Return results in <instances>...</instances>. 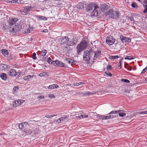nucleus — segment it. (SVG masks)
Masks as SVG:
<instances>
[{"instance_id": "nucleus-35", "label": "nucleus", "mask_w": 147, "mask_h": 147, "mask_svg": "<svg viewBox=\"0 0 147 147\" xmlns=\"http://www.w3.org/2000/svg\"><path fill=\"white\" fill-rule=\"evenodd\" d=\"M121 111H119V115L120 117H123L126 115V113L123 112H121Z\"/></svg>"}, {"instance_id": "nucleus-52", "label": "nucleus", "mask_w": 147, "mask_h": 147, "mask_svg": "<svg viewBox=\"0 0 147 147\" xmlns=\"http://www.w3.org/2000/svg\"><path fill=\"white\" fill-rule=\"evenodd\" d=\"M7 2H9V3H16V0H12V1H7Z\"/></svg>"}, {"instance_id": "nucleus-43", "label": "nucleus", "mask_w": 147, "mask_h": 147, "mask_svg": "<svg viewBox=\"0 0 147 147\" xmlns=\"http://www.w3.org/2000/svg\"><path fill=\"white\" fill-rule=\"evenodd\" d=\"M81 84V82H79V83L76 82L75 83H74L73 84V85L74 86H78Z\"/></svg>"}, {"instance_id": "nucleus-6", "label": "nucleus", "mask_w": 147, "mask_h": 147, "mask_svg": "<svg viewBox=\"0 0 147 147\" xmlns=\"http://www.w3.org/2000/svg\"><path fill=\"white\" fill-rule=\"evenodd\" d=\"M22 28V26L20 23H18L16 24L15 26L13 27H10L9 28V30L10 32L15 33L19 31Z\"/></svg>"}, {"instance_id": "nucleus-19", "label": "nucleus", "mask_w": 147, "mask_h": 147, "mask_svg": "<svg viewBox=\"0 0 147 147\" xmlns=\"http://www.w3.org/2000/svg\"><path fill=\"white\" fill-rule=\"evenodd\" d=\"M0 77L3 80H6L7 79V76L6 74L2 73L0 75Z\"/></svg>"}, {"instance_id": "nucleus-30", "label": "nucleus", "mask_w": 147, "mask_h": 147, "mask_svg": "<svg viewBox=\"0 0 147 147\" xmlns=\"http://www.w3.org/2000/svg\"><path fill=\"white\" fill-rule=\"evenodd\" d=\"M122 110H119V111H111V112H110L109 113V114H114L115 113H117L118 112H119V111H122Z\"/></svg>"}, {"instance_id": "nucleus-7", "label": "nucleus", "mask_w": 147, "mask_h": 147, "mask_svg": "<svg viewBox=\"0 0 147 147\" xmlns=\"http://www.w3.org/2000/svg\"><path fill=\"white\" fill-rule=\"evenodd\" d=\"M8 74L9 76H20V73L19 72L16 71L15 69H12L8 72Z\"/></svg>"}, {"instance_id": "nucleus-63", "label": "nucleus", "mask_w": 147, "mask_h": 147, "mask_svg": "<svg viewBox=\"0 0 147 147\" xmlns=\"http://www.w3.org/2000/svg\"><path fill=\"white\" fill-rule=\"evenodd\" d=\"M146 112V114H147V111H145Z\"/></svg>"}, {"instance_id": "nucleus-13", "label": "nucleus", "mask_w": 147, "mask_h": 147, "mask_svg": "<svg viewBox=\"0 0 147 147\" xmlns=\"http://www.w3.org/2000/svg\"><path fill=\"white\" fill-rule=\"evenodd\" d=\"M23 100H15L13 102V105L14 107H17L21 105V103L23 102Z\"/></svg>"}, {"instance_id": "nucleus-14", "label": "nucleus", "mask_w": 147, "mask_h": 147, "mask_svg": "<svg viewBox=\"0 0 147 147\" xmlns=\"http://www.w3.org/2000/svg\"><path fill=\"white\" fill-rule=\"evenodd\" d=\"M54 62L55 64H56L58 66L61 67H65L66 66L65 64V63H64L61 62L58 60H56L55 61H54Z\"/></svg>"}, {"instance_id": "nucleus-41", "label": "nucleus", "mask_w": 147, "mask_h": 147, "mask_svg": "<svg viewBox=\"0 0 147 147\" xmlns=\"http://www.w3.org/2000/svg\"><path fill=\"white\" fill-rule=\"evenodd\" d=\"M16 3H23L24 1L22 0H17L16 1Z\"/></svg>"}, {"instance_id": "nucleus-9", "label": "nucleus", "mask_w": 147, "mask_h": 147, "mask_svg": "<svg viewBox=\"0 0 147 147\" xmlns=\"http://www.w3.org/2000/svg\"><path fill=\"white\" fill-rule=\"evenodd\" d=\"M94 56L93 57V60H96L97 58H99L101 55V52L100 50H97L94 52Z\"/></svg>"}, {"instance_id": "nucleus-44", "label": "nucleus", "mask_w": 147, "mask_h": 147, "mask_svg": "<svg viewBox=\"0 0 147 147\" xmlns=\"http://www.w3.org/2000/svg\"><path fill=\"white\" fill-rule=\"evenodd\" d=\"M18 87L17 86H14L13 88V91L14 92L16 91L17 90H18Z\"/></svg>"}, {"instance_id": "nucleus-32", "label": "nucleus", "mask_w": 147, "mask_h": 147, "mask_svg": "<svg viewBox=\"0 0 147 147\" xmlns=\"http://www.w3.org/2000/svg\"><path fill=\"white\" fill-rule=\"evenodd\" d=\"M100 118H101L102 120H105L108 119L107 116H105L103 115H101L100 116Z\"/></svg>"}, {"instance_id": "nucleus-29", "label": "nucleus", "mask_w": 147, "mask_h": 147, "mask_svg": "<svg viewBox=\"0 0 147 147\" xmlns=\"http://www.w3.org/2000/svg\"><path fill=\"white\" fill-rule=\"evenodd\" d=\"M56 115H45V117L49 118H51L53 117L56 116Z\"/></svg>"}, {"instance_id": "nucleus-2", "label": "nucleus", "mask_w": 147, "mask_h": 147, "mask_svg": "<svg viewBox=\"0 0 147 147\" xmlns=\"http://www.w3.org/2000/svg\"><path fill=\"white\" fill-rule=\"evenodd\" d=\"M69 38V40L67 43L63 47V50L65 52L68 53L72 50L71 46H73L75 45L77 41L76 40L72 39L70 40Z\"/></svg>"}, {"instance_id": "nucleus-31", "label": "nucleus", "mask_w": 147, "mask_h": 147, "mask_svg": "<svg viewBox=\"0 0 147 147\" xmlns=\"http://www.w3.org/2000/svg\"><path fill=\"white\" fill-rule=\"evenodd\" d=\"M93 93H90L89 92H86V93L83 94V95L84 96H86L87 95H88V96H90V95L91 94H93Z\"/></svg>"}, {"instance_id": "nucleus-54", "label": "nucleus", "mask_w": 147, "mask_h": 147, "mask_svg": "<svg viewBox=\"0 0 147 147\" xmlns=\"http://www.w3.org/2000/svg\"><path fill=\"white\" fill-rule=\"evenodd\" d=\"M44 96H38V98H40V99L41 98H44Z\"/></svg>"}, {"instance_id": "nucleus-8", "label": "nucleus", "mask_w": 147, "mask_h": 147, "mask_svg": "<svg viewBox=\"0 0 147 147\" xmlns=\"http://www.w3.org/2000/svg\"><path fill=\"white\" fill-rule=\"evenodd\" d=\"M112 36L107 37L106 38L107 43L110 45H113L114 43L115 39L113 38Z\"/></svg>"}, {"instance_id": "nucleus-53", "label": "nucleus", "mask_w": 147, "mask_h": 147, "mask_svg": "<svg viewBox=\"0 0 147 147\" xmlns=\"http://www.w3.org/2000/svg\"><path fill=\"white\" fill-rule=\"evenodd\" d=\"M128 19L131 21H134V18L133 17H128Z\"/></svg>"}, {"instance_id": "nucleus-4", "label": "nucleus", "mask_w": 147, "mask_h": 147, "mask_svg": "<svg viewBox=\"0 0 147 147\" xmlns=\"http://www.w3.org/2000/svg\"><path fill=\"white\" fill-rule=\"evenodd\" d=\"M88 45L86 41L85 40L81 42L77 46V53L78 55H80L81 52L86 49Z\"/></svg>"}, {"instance_id": "nucleus-50", "label": "nucleus", "mask_w": 147, "mask_h": 147, "mask_svg": "<svg viewBox=\"0 0 147 147\" xmlns=\"http://www.w3.org/2000/svg\"><path fill=\"white\" fill-rule=\"evenodd\" d=\"M139 114H146L145 111H143L138 113Z\"/></svg>"}, {"instance_id": "nucleus-60", "label": "nucleus", "mask_w": 147, "mask_h": 147, "mask_svg": "<svg viewBox=\"0 0 147 147\" xmlns=\"http://www.w3.org/2000/svg\"><path fill=\"white\" fill-rule=\"evenodd\" d=\"M24 79L25 80H26L27 79H28V78H27V76L24 77Z\"/></svg>"}, {"instance_id": "nucleus-28", "label": "nucleus", "mask_w": 147, "mask_h": 147, "mask_svg": "<svg viewBox=\"0 0 147 147\" xmlns=\"http://www.w3.org/2000/svg\"><path fill=\"white\" fill-rule=\"evenodd\" d=\"M110 58L111 59H117L118 58V56H111L110 57Z\"/></svg>"}, {"instance_id": "nucleus-48", "label": "nucleus", "mask_w": 147, "mask_h": 147, "mask_svg": "<svg viewBox=\"0 0 147 147\" xmlns=\"http://www.w3.org/2000/svg\"><path fill=\"white\" fill-rule=\"evenodd\" d=\"M124 67H126V68L129 71H131V67L129 66H128V67H126L125 65Z\"/></svg>"}, {"instance_id": "nucleus-11", "label": "nucleus", "mask_w": 147, "mask_h": 147, "mask_svg": "<svg viewBox=\"0 0 147 147\" xmlns=\"http://www.w3.org/2000/svg\"><path fill=\"white\" fill-rule=\"evenodd\" d=\"M18 20V19L17 18L10 19L8 21L9 24L10 26H12L15 23H16Z\"/></svg>"}, {"instance_id": "nucleus-22", "label": "nucleus", "mask_w": 147, "mask_h": 147, "mask_svg": "<svg viewBox=\"0 0 147 147\" xmlns=\"http://www.w3.org/2000/svg\"><path fill=\"white\" fill-rule=\"evenodd\" d=\"M108 6L106 5H104L101 6V8L102 11H105L108 8Z\"/></svg>"}, {"instance_id": "nucleus-62", "label": "nucleus", "mask_w": 147, "mask_h": 147, "mask_svg": "<svg viewBox=\"0 0 147 147\" xmlns=\"http://www.w3.org/2000/svg\"><path fill=\"white\" fill-rule=\"evenodd\" d=\"M81 84H84V83H83V82H81Z\"/></svg>"}, {"instance_id": "nucleus-38", "label": "nucleus", "mask_w": 147, "mask_h": 147, "mask_svg": "<svg viewBox=\"0 0 147 147\" xmlns=\"http://www.w3.org/2000/svg\"><path fill=\"white\" fill-rule=\"evenodd\" d=\"M36 53H34L32 54V58L33 59H36Z\"/></svg>"}, {"instance_id": "nucleus-12", "label": "nucleus", "mask_w": 147, "mask_h": 147, "mask_svg": "<svg viewBox=\"0 0 147 147\" xmlns=\"http://www.w3.org/2000/svg\"><path fill=\"white\" fill-rule=\"evenodd\" d=\"M60 42L61 44H65L69 40V38L68 36H65L64 37L61 38L60 39Z\"/></svg>"}, {"instance_id": "nucleus-16", "label": "nucleus", "mask_w": 147, "mask_h": 147, "mask_svg": "<svg viewBox=\"0 0 147 147\" xmlns=\"http://www.w3.org/2000/svg\"><path fill=\"white\" fill-rule=\"evenodd\" d=\"M64 60L65 62L69 64L72 63H73L74 62H75V61L72 59L68 58H65Z\"/></svg>"}, {"instance_id": "nucleus-17", "label": "nucleus", "mask_w": 147, "mask_h": 147, "mask_svg": "<svg viewBox=\"0 0 147 147\" xmlns=\"http://www.w3.org/2000/svg\"><path fill=\"white\" fill-rule=\"evenodd\" d=\"M66 118V116L64 115L63 116V117H60L57 120V122L58 123H60L61 122H62L64 121L65 120Z\"/></svg>"}, {"instance_id": "nucleus-27", "label": "nucleus", "mask_w": 147, "mask_h": 147, "mask_svg": "<svg viewBox=\"0 0 147 147\" xmlns=\"http://www.w3.org/2000/svg\"><path fill=\"white\" fill-rule=\"evenodd\" d=\"M47 73L45 72L41 73L39 74V76L40 77H45L47 75Z\"/></svg>"}, {"instance_id": "nucleus-39", "label": "nucleus", "mask_w": 147, "mask_h": 147, "mask_svg": "<svg viewBox=\"0 0 147 147\" xmlns=\"http://www.w3.org/2000/svg\"><path fill=\"white\" fill-rule=\"evenodd\" d=\"M19 127L20 129H22L24 127V123H21L18 126Z\"/></svg>"}, {"instance_id": "nucleus-15", "label": "nucleus", "mask_w": 147, "mask_h": 147, "mask_svg": "<svg viewBox=\"0 0 147 147\" xmlns=\"http://www.w3.org/2000/svg\"><path fill=\"white\" fill-rule=\"evenodd\" d=\"M8 66L4 64H0V70H3L6 69H7Z\"/></svg>"}, {"instance_id": "nucleus-42", "label": "nucleus", "mask_w": 147, "mask_h": 147, "mask_svg": "<svg viewBox=\"0 0 147 147\" xmlns=\"http://www.w3.org/2000/svg\"><path fill=\"white\" fill-rule=\"evenodd\" d=\"M112 69V67L111 65H108L107 67V70H111Z\"/></svg>"}, {"instance_id": "nucleus-61", "label": "nucleus", "mask_w": 147, "mask_h": 147, "mask_svg": "<svg viewBox=\"0 0 147 147\" xmlns=\"http://www.w3.org/2000/svg\"><path fill=\"white\" fill-rule=\"evenodd\" d=\"M5 26H3L2 27V29H3V30H4V29H5Z\"/></svg>"}, {"instance_id": "nucleus-56", "label": "nucleus", "mask_w": 147, "mask_h": 147, "mask_svg": "<svg viewBox=\"0 0 147 147\" xmlns=\"http://www.w3.org/2000/svg\"><path fill=\"white\" fill-rule=\"evenodd\" d=\"M82 115H80L79 116H76V117L77 118H80V119H81L82 118H83V117H82Z\"/></svg>"}, {"instance_id": "nucleus-40", "label": "nucleus", "mask_w": 147, "mask_h": 147, "mask_svg": "<svg viewBox=\"0 0 147 147\" xmlns=\"http://www.w3.org/2000/svg\"><path fill=\"white\" fill-rule=\"evenodd\" d=\"M48 97L52 98H55V96L53 94H48Z\"/></svg>"}, {"instance_id": "nucleus-21", "label": "nucleus", "mask_w": 147, "mask_h": 147, "mask_svg": "<svg viewBox=\"0 0 147 147\" xmlns=\"http://www.w3.org/2000/svg\"><path fill=\"white\" fill-rule=\"evenodd\" d=\"M20 11L21 12V14L23 15H27L28 14V11L26 9L25 7L24 8L23 11Z\"/></svg>"}, {"instance_id": "nucleus-55", "label": "nucleus", "mask_w": 147, "mask_h": 147, "mask_svg": "<svg viewBox=\"0 0 147 147\" xmlns=\"http://www.w3.org/2000/svg\"><path fill=\"white\" fill-rule=\"evenodd\" d=\"M82 117H83V118H87L88 117V115H82Z\"/></svg>"}, {"instance_id": "nucleus-46", "label": "nucleus", "mask_w": 147, "mask_h": 147, "mask_svg": "<svg viewBox=\"0 0 147 147\" xmlns=\"http://www.w3.org/2000/svg\"><path fill=\"white\" fill-rule=\"evenodd\" d=\"M145 9L143 11V13H147V5H146L145 6Z\"/></svg>"}, {"instance_id": "nucleus-34", "label": "nucleus", "mask_w": 147, "mask_h": 147, "mask_svg": "<svg viewBox=\"0 0 147 147\" xmlns=\"http://www.w3.org/2000/svg\"><path fill=\"white\" fill-rule=\"evenodd\" d=\"M121 81L126 83H129L130 82V81L129 80L126 79H122L121 80Z\"/></svg>"}, {"instance_id": "nucleus-57", "label": "nucleus", "mask_w": 147, "mask_h": 147, "mask_svg": "<svg viewBox=\"0 0 147 147\" xmlns=\"http://www.w3.org/2000/svg\"><path fill=\"white\" fill-rule=\"evenodd\" d=\"M54 88H57L59 87L58 86L57 84H55V86H54Z\"/></svg>"}, {"instance_id": "nucleus-58", "label": "nucleus", "mask_w": 147, "mask_h": 147, "mask_svg": "<svg viewBox=\"0 0 147 147\" xmlns=\"http://www.w3.org/2000/svg\"><path fill=\"white\" fill-rule=\"evenodd\" d=\"M31 76H30V75H28L27 76V78H28V79H29L30 78H31Z\"/></svg>"}, {"instance_id": "nucleus-26", "label": "nucleus", "mask_w": 147, "mask_h": 147, "mask_svg": "<svg viewBox=\"0 0 147 147\" xmlns=\"http://www.w3.org/2000/svg\"><path fill=\"white\" fill-rule=\"evenodd\" d=\"M122 59H120L119 60V63H118L117 64L118 67H120V68H119L120 69H121V65L122 64Z\"/></svg>"}, {"instance_id": "nucleus-25", "label": "nucleus", "mask_w": 147, "mask_h": 147, "mask_svg": "<svg viewBox=\"0 0 147 147\" xmlns=\"http://www.w3.org/2000/svg\"><path fill=\"white\" fill-rule=\"evenodd\" d=\"M47 53V50L46 49H44L41 52V55L42 56H45V55Z\"/></svg>"}, {"instance_id": "nucleus-51", "label": "nucleus", "mask_w": 147, "mask_h": 147, "mask_svg": "<svg viewBox=\"0 0 147 147\" xmlns=\"http://www.w3.org/2000/svg\"><path fill=\"white\" fill-rule=\"evenodd\" d=\"M26 8V9L28 11H30V9L31 8V7H25Z\"/></svg>"}, {"instance_id": "nucleus-18", "label": "nucleus", "mask_w": 147, "mask_h": 147, "mask_svg": "<svg viewBox=\"0 0 147 147\" xmlns=\"http://www.w3.org/2000/svg\"><path fill=\"white\" fill-rule=\"evenodd\" d=\"M2 53L3 55L5 57H7L8 54L9 52L8 51L5 49L1 50Z\"/></svg>"}, {"instance_id": "nucleus-47", "label": "nucleus", "mask_w": 147, "mask_h": 147, "mask_svg": "<svg viewBox=\"0 0 147 147\" xmlns=\"http://www.w3.org/2000/svg\"><path fill=\"white\" fill-rule=\"evenodd\" d=\"M147 70V67H146L142 71L141 74H143Z\"/></svg>"}, {"instance_id": "nucleus-59", "label": "nucleus", "mask_w": 147, "mask_h": 147, "mask_svg": "<svg viewBox=\"0 0 147 147\" xmlns=\"http://www.w3.org/2000/svg\"><path fill=\"white\" fill-rule=\"evenodd\" d=\"M48 30L47 29H45L43 30L42 32H47Z\"/></svg>"}, {"instance_id": "nucleus-45", "label": "nucleus", "mask_w": 147, "mask_h": 147, "mask_svg": "<svg viewBox=\"0 0 147 147\" xmlns=\"http://www.w3.org/2000/svg\"><path fill=\"white\" fill-rule=\"evenodd\" d=\"M54 86H55L54 84L49 85L48 87V88L49 89L54 88Z\"/></svg>"}, {"instance_id": "nucleus-10", "label": "nucleus", "mask_w": 147, "mask_h": 147, "mask_svg": "<svg viewBox=\"0 0 147 147\" xmlns=\"http://www.w3.org/2000/svg\"><path fill=\"white\" fill-rule=\"evenodd\" d=\"M120 39L122 42H129L131 41V40L130 38L125 37L122 35H121L120 37Z\"/></svg>"}, {"instance_id": "nucleus-20", "label": "nucleus", "mask_w": 147, "mask_h": 147, "mask_svg": "<svg viewBox=\"0 0 147 147\" xmlns=\"http://www.w3.org/2000/svg\"><path fill=\"white\" fill-rule=\"evenodd\" d=\"M36 17L37 19L38 20H46L47 19L46 17L45 16H36Z\"/></svg>"}, {"instance_id": "nucleus-49", "label": "nucleus", "mask_w": 147, "mask_h": 147, "mask_svg": "<svg viewBox=\"0 0 147 147\" xmlns=\"http://www.w3.org/2000/svg\"><path fill=\"white\" fill-rule=\"evenodd\" d=\"M105 73H106V74L108 75V76H112V74H111V73L110 72H105Z\"/></svg>"}, {"instance_id": "nucleus-5", "label": "nucleus", "mask_w": 147, "mask_h": 147, "mask_svg": "<svg viewBox=\"0 0 147 147\" xmlns=\"http://www.w3.org/2000/svg\"><path fill=\"white\" fill-rule=\"evenodd\" d=\"M106 16L108 15L109 17L113 19H116L119 18V13L117 11H113V9H110L108 11L105 13Z\"/></svg>"}, {"instance_id": "nucleus-37", "label": "nucleus", "mask_w": 147, "mask_h": 147, "mask_svg": "<svg viewBox=\"0 0 147 147\" xmlns=\"http://www.w3.org/2000/svg\"><path fill=\"white\" fill-rule=\"evenodd\" d=\"M116 115H109L108 116H107V117H108V119H112L114 117H116Z\"/></svg>"}, {"instance_id": "nucleus-1", "label": "nucleus", "mask_w": 147, "mask_h": 147, "mask_svg": "<svg viewBox=\"0 0 147 147\" xmlns=\"http://www.w3.org/2000/svg\"><path fill=\"white\" fill-rule=\"evenodd\" d=\"M93 9L94 10L91 13V16H97L100 13L98 7L96 4L94 3H91L86 6V11H90Z\"/></svg>"}, {"instance_id": "nucleus-33", "label": "nucleus", "mask_w": 147, "mask_h": 147, "mask_svg": "<svg viewBox=\"0 0 147 147\" xmlns=\"http://www.w3.org/2000/svg\"><path fill=\"white\" fill-rule=\"evenodd\" d=\"M134 58L132 57L131 56H127L125 57V59L131 60V59H134Z\"/></svg>"}, {"instance_id": "nucleus-24", "label": "nucleus", "mask_w": 147, "mask_h": 147, "mask_svg": "<svg viewBox=\"0 0 147 147\" xmlns=\"http://www.w3.org/2000/svg\"><path fill=\"white\" fill-rule=\"evenodd\" d=\"M77 7L78 8L81 9H82L84 8L83 4L81 3H78Z\"/></svg>"}, {"instance_id": "nucleus-3", "label": "nucleus", "mask_w": 147, "mask_h": 147, "mask_svg": "<svg viewBox=\"0 0 147 147\" xmlns=\"http://www.w3.org/2000/svg\"><path fill=\"white\" fill-rule=\"evenodd\" d=\"M94 52L92 49H90L89 51H85L83 55V60L85 61H89L90 58L92 57Z\"/></svg>"}, {"instance_id": "nucleus-36", "label": "nucleus", "mask_w": 147, "mask_h": 147, "mask_svg": "<svg viewBox=\"0 0 147 147\" xmlns=\"http://www.w3.org/2000/svg\"><path fill=\"white\" fill-rule=\"evenodd\" d=\"M48 63L50 64H52V63L53 62L54 63V61H53L51 59V58H50V57H49V58H48Z\"/></svg>"}, {"instance_id": "nucleus-23", "label": "nucleus", "mask_w": 147, "mask_h": 147, "mask_svg": "<svg viewBox=\"0 0 147 147\" xmlns=\"http://www.w3.org/2000/svg\"><path fill=\"white\" fill-rule=\"evenodd\" d=\"M131 6L134 8H137L138 7V6L137 3L135 2L132 3L131 4Z\"/></svg>"}, {"instance_id": "nucleus-64", "label": "nucleus", "mask_w": 147, "mask_h": 147, "mask_svg": "<svg viewBox=\"0 0 147 147\" xmlns=\"http://www.w3.org/2000/svg\"><path fill=\"white\" fill-rule=\"evenodd\" d=\"M145 81L147 82V79H145Z\"/></svg>"}]
</instances>
